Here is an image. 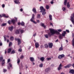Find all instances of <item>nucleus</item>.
I'll list each match as a JSON object with an SVG mask.
<instances>
[{"label":"nucleus","mask_w":74,"mask_h":74,"mask_svg":"<svg viewBox=\"0 0 74 74\" xmlns=\"http://www.w3.org/2000/svg\"><path fill=\"white\" fill-rule=\"evenodd\" d=\"M3 60V57L1 56L0 57V61H2V60Z\"/></svg>","instance_id":"36"},{"label":"nucleus","mask_w":74,"mask_h":74,"mask_svg":"<svg viewBox=\"0 0 74 74\" xmlns=\"http://www.w3.org/2000/svg\"><path fill=\"white\" fill-rule=\"evenodd\" d=\"M2 7L3 8H4V7H5V5L3 4L2 5Z\"/></svg>","instance_id":"50"},{"label":"nucleus","mask_w":74,"mask_h":74,"mask_svg":"<svg viewBox=\"0 0 74 74\" xmlns=\"http://www.w3.org/2000/svg\"><path fill=\"white\" fill-rule=\"evenodd\" d=\"M24 58V56L23 55H22L20 57V59H23Z\"/></svg>","instance_id":"38"},{"label":"nucleus","mask_w":74,"mask_h":74,"mask_svg":"<svg viewBox=\"0 0 74 74\" xmlns=\"http://www.w3.org/2000/svg\"><path fill=\"white\" fill-rule=\"evenodd\" d=\"M44 45L45 46V48H46V49L48 48V47H49L48 45L47 44H45Z\"/></svg>","instance_id":"16"},{"label":"nucleus","mask_w":74,"mask_h":74,"mask_svg":"<svg viewBox=\"0 0 74 74\" xmlns=\"http://www.w3.org/2000/svg\"><path fill=\"white\" fill-rule=\"evenodd\" d=\"M69 73H71V74H74V69L70 70Z\"/></svg>","instance_id":"11"},{"label":"nucleus","mask_w":74,"mask_h":74,"mask_svg":"<svg viewBox=\"0 0 74 74\" xmlns=\"http://www.w3.org/2000/svg\"><path fill=\"white\" fill-rule=\"evenodd\" d=\"M8 29H9L10 30V31L12 32L14 29V27H13V26L10 27H9Z\"/></svg>","instance_id":"13"},{"label":"nucleus","mask_w":74,"mask_h":74,"mask_svg":"<svg viewBox=\"0 0 74 74\" xmlns=\"http://www.w3.org/2000/svg\"><path fill=\"white\" fill-rule=\"evenodd\" d=\"M46 8L47 10H48V9H49V5H47L46 6Z\"/></svg>","instance_id":"32"},{"label":"nucleus","mask_w":74,"mask_h":74,"mask_svg":"<svg viewBox=\"0 0 74 74\" xmlns=\"http://www.w3.org/2000/svg\"><path fill=\"white\" fill-rule=\"evenodd\" d=\"M8 22L9 25H10V24H11V23H12V20H9Z\"/></svg>","instance_id":"28"},{"label":"nucleus","mask_w":74,"mask_h":74,"mask_svg":"<svg viewBox=\"0 0 74 74\" xmlns=\"http://www.w3.org/2000/svg\"><path fill=\"white\" fill-rule=\"evenodd\" d=\"M58 30L59 32H61L62 31V30L61 29H58Z\"/></svg>","instance_id":"45"},{"label":"nucleus","mask_w":74,"mask_h":74,"mask_svg":"<svg viewBox=\"0 0 74 74\" xmlns=\"http://www.w3.org/2000/svg\"><path fill=\"white\" fill-rule=\"evenodd\" d=\"M2 16H3V17H4L5 18V14H3Z\"/></svg>","instance_id":"46"},{"label":"nucleus","mask_w":74,"mask_h":74,"mask_svg":"<svg viewBox=\"0 0 74 74\" xmlns=\"http://www.w3.org/2000/svg\"><path fill=\"white\" fill-rule=\"evenodd\" d=\"M21 25L22 26H25V23L23 21L21 23Z\"/></svg>","instance_id":"25"},{"label":"nucleus","mask_w":74,"mask_h":74,"mask_svg":"<svg viewBox=\"0 0 74 74\" xmlns=\"http://www.w3.org/2000/svg\"><path fill=\"white\" fill-rule=\"evenodd\" d=\"M9 65L10 67H12V64L11 63H9Z\"/></svg>","instance_id":"41"},{"label":"nucleus","mask_w":74,"mask_h":74,"mask_svg":"<svg viewBox=\"0 0 74 74\" xmlns=\"http://www.w3.org/2000/svg\"><path fill=\"white\" fill-rule=\"evenodd\" d=\"M71 65H72L71 64H68L66 66H64V68H65V69H67V68H69V67L71 66Z\"/></svg>","instance_id":"10"},{"label":"nucleus","mask_w":74,"mask_h":74,"mask_svg":"<svg viewBox=\"0 0 74 74\" xmlns=\"http://www.w3.org/2000/svg\"><path fill=\"white\" fill-rule=\"evenodd\" d=\"M20 59L19 58H18L17 60V63L18 64H19L20 63Z\"/></svg>","instance_id":"34"},{"label":"nucleus","mask_w":74,"mask_h":74,"mask_svg":"<svg viewBox=\"0 0 74 74\" xmlns=\"http://www.w3.org/2000/svg\"><path fill=\"white\" fill-rule=\"evenodd\" d=\"M73 17H71V19L72 21V22L73 23H74V13H73L72 15Z\"/></svg>","instance_id":"6"},{"label":"nucleus","mask_w":74,"mask_h":74,"mask_svg":"<svg viewBox=\"0 0 74 74\" xmlns=\"http://www.w3.org/2000/svg\"><path fill=\"white\" fill-rule=\"evenodd\" d=\"M59 40L58 39H57L56 40L55 42H58Z\"/></svg>","instance_id":"63"},{"label":"nucleus","mask_w":74,"mask_h":74,"mask_svg":"<svg viewBox=\"0 0 74 74\" xmlns=\"http://www.w3.org/2000/svg\"><path fill=\"white\" fill-rule=\"evenodd\" d=\"M47 59V60H51V58H48Z\"/></svg>","instance_id":"51"},{"label":"nucleus","mask_w":74,"mask_h":74,"mask_svg":"<svg viewBox=\"0 0 74 74\" xmlns=\"http://www.w3.org/2000/svg\"><path fill=\"white\" fill-rule=\"evenodd\" d=\"M7 25V23H3L1 25V26H5Z\"/></svg>","instance_id":"27"},{"label":"nucleus","mask_w":74,"mask_h":74,"mask_svg":"<svg viewBox=\"0 0 74 74\" xmlns=\"http://www.w3.org/2000/svg\"><path fill=\"white\" fill-rule=\"evenodd\" d=\"M5 18H9V16H5Z\"/></svg>","instance_id":"61"},{"label":"nucleus","mask_w":74,"mask_h":74,"mask_svg":"<svg viewBox=\"0 0 74 74\" xmlns=\"http://www.w3.org/2000/svg\"><path fill=\"white\" fill-rule=\"evenodd\" d=\"M15 40L18 41V43L17 44L18 45H19L22 43V41L20 39L16 38L15 39Z\"/></svg>","instance_id":"4"},{"label":"nucleus","mask_w":74,"mask_h":74,"mask_svg":"<svg viewBox=\"0 0 74 74\" xmlns=\"http://www.w3.org/2000/svg\"><path fill=\"white\" fill-rule=\"evenodd\" d=\"M20 11H23V9H22V8H21V9H20Z\"/></svg>","instance_id":"64"},{"label":"nucleus","mask_w":74,"mask_h":74,"mask_svg":"<svg viewBox=\"0 0 74 74\" xmlns=\"http://www.w3.org/2000/svg\"><path fill=\"white\" fill-rule=\"evenodd\" d=\"M45 26L44 24L42 23L41 24V26L42 27H43Z\"/></svg>","instance_id":"55"},{"label":"nucleus","mask_w":74,"mask_h":74,"mask_svg":"<svg viewBox=\"0 0 74 74\" xmlns=\"http://www.w3.org/2000/svg\"><path fill=\"white\" fill-rule=\"evenodd\" d=\"M12 50V49H11V48H10L8 49L7 50L8 53H10V52H11Z\"/></svg>","instance_id":"15"},{"label":"nucleus","mask_w":74,"mask_h":74,"mask_svg":"<svg viewBox=\"0 0 74 74\" xmlns=\"http://www.w3.org/2000/svg\"><path fill=\"white\" fill-rule=\"evenodd\" d=\"M4 64H5V60H3L2 61V66H4Z\"/></svg>","instance_id":"20"},{"label":"nucleus","mask_w":74,"mask_h":74,"mask_svg":"<svg viewBox=\"0 0 74 74\" xmlns=\"http://www.w3.org/2000/svg\"><path fill=\"white\" fill-rule=\"evenodd\" d=\"M15 53V51L13 50H12V51L11 53H10L11 54H14Z\"/></svg>","instance_id":"26"},{"label":"nucleus","mask_w":74,"mask_h":74,"mask_svg":"<svg viewBox=\"0 0 74 74\" xmlns=\"http://www.w3.org/2000/svg\"><path fill=\"white\" fill-rule=\"evenodd\" d=\"M63 46H62V45H61V46L60 47L59 49V51H61L63 50Z\"/></svg>","instance_id":"21"},{"label":"nucleus","mask_w":74,"mask_h":74,"mask_svg":"<svg viewBox=\"0 0 74 74\" xmlns=\"http://www.w3.org/2000/svg\"><path fill=\"white\" fill-rule=\"evenodd\" d=\"M35 47L36 48H38L39 47V46H40V45L39 43L37 42H36L35 43Z\"/></svg>","instance_id":"9"},{"label":"nucleus","mask_w":74,"mask_h":74,"mask_svg":"<svg viewBox=\"0 0 74 74\" xmlns=\"http://www.w3.org/2000/svg\"><path fill=\"white\" fill-rule=\"evenodd\" d=\"M67 0H65L64 2V5H66L67 4Z\"/></svg>","instance_id":"30"},{"label":"nucleus","mask_w":74,"mask_h":74,"mask_svg":"<svg viewBox=\"0 0 74 74\" xmlns=\"http://www.w3.org/2000/svg\"><path fill=\"white\" fill-rule=\"evenodd\" d=\"M59 38L60 39H63V36H62L61 35H60L59 36Z\"/></svg>","instance_id":"33"},{"label":"nucleus","mask_w":74,"mask_h":74,"mask_svg":"<svg viewBox=\"0 0 74 74\" xmlns=\"http://www.w3.org/2000/svg\"><path fill=\"white\" fill-rule=\"evenodd\" d=\"M8 70H10V66H8Z\"/></svg>","instance_id":"53"},{"label":"nucleus","mask_w":74,"mask_h":74,"mask_svg":"<svg viewBox=\"0 0 74 74\" xmlns=\"http://www.w3.org/2000/svg\"><path fill=\"white\" fill-rule=\"evenodd\" d=\"M36 22H37V23H40V20H37Z\"/></svg>","instance_id":"47"},{"label":"nucleus","mask_w":74,"mask_h":74,"mask_svg":"<svg viewBox=\"0 0 74 74\" xmlns=\"http://www.w3.org/2000/svg\"><path fill=\"white\" fill-rule=\"evenodd\" d=\"M10 62V59H9L8 60V63H9Z\"/></svg>","instance_id":"54"},{"label":"nucleus","mask_w":74,"mask_h":74,"mask_svg":"<svg viewBox=\"0 0 74 74\" xmlns=\"http://www.w3.org/2000/svg\"><path fill=\"white\" fill-rule=\"evenodd\" d=\"M19 0H15V1H14V3L16 4H18V3H19Z\"/></svg>","instance_id":"24"},{"label":"nucleus","mask_w":74,"mask_h":74,"mask_svg":"<svg viewBox=\"0 0 74 74\" xmlns=\"http://www.w3.org/2000/svg\"><path fill=\"white\" fill-rule=\"evenodd\" d=\"M40 12H42V15H44L45 14H46V12H45V9H44L43 6H41L40 7Z\"/></svg>","instance_id":"2"},{"label":"nucleus","mask_w":74,"mask_h":74,"mask_svg":"<svg viewBox=\"0 0 74 74\" xmlns=\"http://www.w3.org/2000/svg\"><path fill=\"white\" fill-rule=\"evenodd\" d=\"M18 30L19 32H20L21 34H22V33H24V30L23 29H18Z\"/></svg>","instance_id":"14"},{"label":"nucleus","mask_w":74,"mask_h":74,"mask_svg":"<svg viewBox=\"0 0 74 74\" xmlns=\"http://www.w3.org/2000/svg\"><path fill=\"white\" fill-rule=\"evenodd\" d=\"M15 33L16 34H19V30H16Z\"/></svg>","instance_id":"29"},{"label":"nucleus","mask_w":74,"mask_h":74,"mask_svg":"<svg viewBox=\"0 0 74 74\" xmlns=\"http://www.w3.org/2000/svg\"><path fill=\"white\" fill-rule=\"evenodd\" d=\"M62 9L63 11H66V8H63Z\"/></svg>","instance_id":"42"},{"label":"nucleus","mask_w":74,"mask_h":74,"mask_svg":"<svg viewBox=\"0 0 74 74\" xmlns=\"http://www.w3.org/2000/svg\"><path fill=\"white\" fill-rule=\"evenodd\" d=\"M29 60H30V61L32 62H34V61H35L34 58L33 57H30L29 58Z\"/></svg>","instance_id":"12"},{"label":"nucleus","mask_w":74,"mask_h":74,"mask_svg":"<svg viewBox=\"0 0 74 74\" xmlns=\"http://www.w3.org/2000/svg\"><path fill=\"white\" fill-rule=\"evenodd\" d=\"M65 56L64 54H62L61 55H60L58 56V58L59 59H61L63 58H64L65 57Z\"/></svg>","instance_id":"5"},{"label":"nucleus","mask_w":74,"mask_h":74,"mask_svg":"<svg viewBox=\"0 0 74 74\" xmlns=\"http://www.w3.org/2000/svg\"><path fill=\"white\" fill-rule=\"evenodd\" d=\"M34 19H35V18H34V14H33L32 16V18L30 19V21L34 23L35 24H36V23H36V22L35 21H34Z\"/></svg>","instance_id":"3"},{"label":"nucleus","mask_w":74,"mask_h":74,"mask_svg":"<svg viewBox=\"0 0 74 74\" xmlns=\"http://www.w3.org/2000/svg\"><path fill=\"white\" fill-rule=\"evenodd\" d=\"M18 51H19V52H21L22 51V50L21 49H19L18 50Z\"/></svg>","instance_id":"44"},{"label":"nucleus","mask_w":74,"mask_h":74,"mask_svg":"<svg viewBox=\"0 0 74 74\" xmlns=\"http://www.w3.org/2000/svg\"><path fill=\"white\" fill-rule=\"evenodd\" d=\"M63 33H63L64 34H66V31H64Z\"/></svg>","instance_id":"59"},{"label":"nucleus","mask_w":74,"mask_h":74,"mask_svg":"<svg viewBox=\"0 0 74 74\" xmlns=\"http://www.w3.org/2000/svg\"><path fill=\"white\" fill-rule=\"evenodd\" d=\"M12 45V43L11 42H10L9 44V47H10Z\"/></svg>","instance_id":"40"},{"label":"nucleus","mask_w":74,"mask_h":74,"mask_svg":"<svg viewBox=\"0 0 74 74\" xmlns=\"http://www.w3.org/2000/svg\"><path fill=\"white\" fill-rule=\"evenodd\" d=\"M62 67H63V66H62V64L60 63V65H59V67L58 69V71H60V70H61V69H62Z\"/></svg>","instance_id":"7"},{"label":"nucleus","mask_w":74,"mask_h":74,"mask_svg":"<svg viewBox=\"0 0 74 74\" xmlns=\"http://www.w3.org/2000/svg\"><path fill=\"white\" fill-rule=\"evenodd\" d=\"M12 23L13 25H14L15 23V22H16V21L15 19H13L12 20Z\"/></svg>","instance_id":"17"},{"label":"nucleus","mask_w":74,"mask_h":74,"mask_svg":"<svg viewBox=\"0 0 74 74\" xmlns=\"http://www.w3.org/2000/svg\"><path fill=\"white\" fill-rule=\"evenodd\" d=\"M39 67H43V64L42 63L40 64L39 65Z\"/></svg>","instance_id":"37"},{"label":"nucleus","mask_w":74,"mask_h":74,"mask_svg":"<svg viewBox=\"0 0 74 74\" xmlns=\"http://www.w3.org/2000/svg\"><path fill=\"white\" fill-rule=\"evenodd\" d=\"M66 32H67V33H69L70 32L69 31V30H66Z\"/></svg>","instance_id":"56"},{"label":"nucleus","mask_w":74,"mask_h":74,"mask_svg":"<svg viewBox=\"0 0 74 74\" xmlns=\"http://www.w3.org/2000/svg\"><path fill=\"white\" fill-rule=\"evenodd\" d=\"M4 40L5 41H6V38L5 37V35L4 36Z\"/></svg>","instance_id":"52"},{"label":"nucleus","mask_w":74,"mask_h":74,"mask_svg":"<svg viewBox=\"0 0 74 74\" xmlns=\"http://www.w3.org/2000/svg\"><path fill=\"white\" fill-rule=\"evenodd\" d=\"M44 59H45V58H44V57H41V58H40V60L42 62H43V61H44Z\"/></svg>","instance_id":"19"},{"label":"nucleus","mask_w":74,"mask_h":74,"mask_svg":"<svg viewBox=\"0 0 74 74\" xmlns=\"http://www.w3.org/2000/svg\"><path fill=\"white\" fill-rule=\"evenodd\" d=\"M50 70V68H46L45 70V71L46 72H48V71H49Z\"/></svg>","instance_id":"23"},{"label":"nucleus","mask_w":74,"mask_h":74,"mask_svg":"<svg viewBox=\"0 0 74 74\" xmlns=\"http://www.w3.org/2000/svg\"><path fill=\"white\" fill-rule=\"evenodd\" d=\"M50 30V33H49L48 34H46L45 35V37L46 38H48V37H50L52 35H53L55 34H59L60 32H58L57 30H55L54 29L50 28L49 29Z\"/></svg>","instance_id":"1"},{"label":"nucleus","mask_w":74,"mask_h":74,"mask_svg":"<svg viewBox=\"0 0 74 74\" xmlns=\"http://www.w3.org/2000/svg\"><path fill=\"white\" fill-rule=\"evenodd\" d=\"M7 71V70L6 69H3V71L4 73L6 72Z\"/></svg>","instance_id":"39"},{"label":"nucleus","mask_w":74,"mask_h":74,"mask_svg":"<svg viewBox=\"0 0 74 74\" xmlns=\"http://www.w3.org/2000/svg\"><path fill=\"white\" fill-rule=\"evenodd\" d=\"M36 32L33 35V36H34V37H35V36H36Z\"/></svg>","instance_id":"48"},{"label":"nucleus","mask_w":74,"mask_h":74,"mask_svg":"<svg viewBox=\"0 0 74 74\" xmlns=\"http://www.w3.org/2000/svg\"><path fill=\"white\" fill-rule=\"evenodd\" d=\"M10 40L11 41H13L14 40V37H13V36L11 37Z\"/></svg>","instance_id":"35"},{"label":"nucleus","mask_w":74,"mask_h":74,"mask_svg":"<svg viewBox=\"0 0 74 74\" xmlns=\"http://www.w3.org/2000/svg\"><path fill=\"white\" fill-rule=\"evenodd\" d=\"M50 25H51V26H53V24L52 23H50Z\"/></svg>","instance_id":"62"},{"label":"nucleus","mask_w":74,"mask_h":74,"mask_svg":"<svg viewBox=\"0 0 74 74\" xmlns=\"http://www.w3.org/2000/svg\"><path fill=\"white\" fill-rule=\"evenodd\" d=\"M49 48H52V47H53V43H49Z\"/></svg>","instance_id":"8"},{"label":"nucleus","mask_w":74,"mask_h":74,"mask_svg":"<svg viewBox=\"0 0 74 74\" xmlns=\"http://www.w3.org/2000/svg\"><path fill=\"white\" fill-rule=\"evenodd\" d=\"M62 36H63V37H65V34H64L63 33L62 34Z\"/></svg>","instance_id":"49"},{"label":"nucleus","mask_w":74,"mask_h":74,"mask_svg":"<svg viewBox=\"0 0 74 74\" xmlns=\"http://www.w3.org/2000/svg\"><path fill=\"white\" fill-rule=\"evenodd\" d=\"M32 11L35 13V14L36 13V9L35 8H33Z\"/></svg>","instance_id":"18"},{"label":"nucleus","mask_w":74,"mask_h":74,"mask_svg":"<svg viewBox=\"0 0 74 74\" xmlns=\"http://www.w3.org/2000/svg\"><path fill=\"white\" fill-rule=\"evenodd\" d=\"M49 20H50L51 21H52V16H51V15L50 14L49 15Z\"/></svg>","instance_id":"22"},{"label":"nucleus","mask_w":74,"mask_h":74,"mask_svg":"<svg viewBox=\"0 0 74 74\" xmlns=\"http://www.w3.org/2000/svg\"><path fill=\"white\" fill-rule=\"evenodd\" d=\"M37 18H40V14H38L37 15Z\"/></svg>","instance_id":"43"},{"label":"nucleus","mask_w":74,"mask_h":74,"mask_svg":"<svg viewBox=\"0 0 74 74\" xmlns=\"http://www.w3.org/2000/svg\"><path fill=\"white\" fill-rule=\"evenodd\" d=\"M54 2H53V1H51V4H53V3Z\"/></svg>","instance_id":"57"},{"label":"nucleus","mask_w":74,"mask_h":74,"mask_svg":"<svg viewBox=\"0 0 74 74\" xmlns=\"http://www.w3.org/2000/svg\"><path fill=\"white\" fill-rule=\"evenodd\" d=\"M2 45H3V44L1 42L0 43V46H2Z\"/></svg>","instance_id":"60"},{"label":"nucleus","mask_w":74,"mask_h":74,"mask_svg":"<svg viewBox=\"0 0 74 74\" xmlns=\"http://www.w3.org/2000/svg\"><path fill=\"white\" fill-rule=\"evenodd\" d=\"M67 8H70V5L69 4V2H68L67 3Z\"/></svg>","instance_id":"31"},{"label":"nucleus","mask_w":74,"mask_h":74,"mask_svg":"<svg viewBox=\"0 0 74 74\" xmlns=\"http://www.w3.org/2000/svg\"><path fill=\"white\" fill-rule=\"evenodd\" d=\"M18 25H20L21 24V23L20 22H18Z\"/></svg>","instance_id":"58"}]
</instances>
